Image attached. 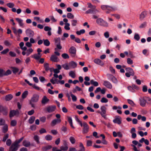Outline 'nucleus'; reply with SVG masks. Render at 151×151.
<instances>
[{
  "label": "nucleus",
  "mask_w": 151,
  "mask_h": 151,
  "mask_svg": "<svg viewBox=\"0 0 151 151\" xmlns=\"http://www.w3.org/2000/svg\"><path fill=\"white\" fill-rule=\"evenodd\" d=\"M71 25L73 26H75L76 25L77 23V21L76 20L73 19L71 21Z\"/></svg>",
  "instance_id": "43"
},
{
  "label": "nucleus",
  "mask_w": 151,
  "mask_h": 151,
  "mask_svg": "<svg viewBox=\"0 0 151 151\" xmlns=\"http://www.w3.org/2000/svg\"><path fill=\"white\" fill-rule=\"evenodd\" d=\"M67 17L68 18L73 19L74 18V16L71 13H68L67 14Z\"/></svg>",
  "instance_id": "42"
},
{
  "label": "nucleus",
  "mask_w": 151,
  "mask_h": 151,
  "mask_svg": "<svg viewBox=\"0 0 151 151\" xmlns=\"http://www.w3.org/2000/svg\"><path fill=\"white\" fill-rule=\"evenodd\" d=\"M11 68L12 69L13 73L14 74H16L19 71V69L16 67H11Z\"/></svg>",
  "instance_id": "30"
},
{
  "label": "nucleus",
  "mask_w": 151,
  "mask_h": 151,
  "mask_svg": "<svg viewBox=\"0 0 151 151\" xmlns=\"http://www.w3.org/2000/svg\"><path fill=\"white\" fill-rule=\"evenodd\" d=\"M103 85L106 88L111 89L112 88V85L111 83L109 81H104Z\"/></svg>",
  "instance_id": "11"
},
{
  "label": "nucleus",
  "mask_w": 151,
  "mask_h": 151,
  "mask_svg": "<svg viewBox=\"0 0 151 151\" xmlns=\"http://www.w3.org/2000/svg\"><path fill=\"white\" fill-rule=\"evenodd\" d=\"M117 9L116 7H112L110 6L107 5V6L106 8V10L110 11H114L117 10Z\"/></svg>",
  "instance_id": "24"
},
{
  "label": "nucleus",
  "mask_w": 151,
  "mask_h": 151,
  "mask_svg": "<svg viewBox=\"0 0 151 151\" xmlns=\"http://www.w3.org/2000/svg\"><path fill=\"white\" fill-rule=\"evenodd\" d=\"M96 22L99 25L104 27H108V23L101 18H99L96 19Z\"/></svg>",
  "instance_id": "2"
},
{
  "label": "nucleus",
  "mask_w": 151,
  "mask_h": 151,
  "mask_svg": "<svg viewBox=\"0 0 151 151\" xmlns=\"http://www.w3.org/2000/svg\"><path fill=\"white\" fill-rule=\"evenodd\" d=\"M24 137L21 138L15 141L10 147L9 151H16L19 147L18 144L23 139Z\"/></svg>",
  "instance_id": "1"
},
{
  "label": "nucleus",
  "mask_w": 151,
  "mask_h": 151,
  "mask_svg": "<svg viewBox=\"0 0 151 151\" xmlns=\"http://www.w3.org/2000/svg\"><path fill=\"white\" fill-rule=\"evenodd\" d=\"M33 51V50L31 48H30L27 50V52L26 53V55L27 56H29L32 52Z\"/></svg>",
  "instance_id": "41"
},
{
  "label": "nucleus",
  "mask_w": 151,
  "mask_h": 151,
  "mask_svg": "<svg viewBox=\"0 0 151 151\" xmlns=\"http://www.w3.org/2000/svg\"><path fill=\"white\" fill-rule=\"evenodd\" d=\"M65 26L64 27V28L67 30H69L70 29V27L69 26H70V24L69 23H65Z\"/></svg>",
  "instance_id": "49"
},
{
  "label": "nucleus",
  "mask_w": 151,
  "mask_h": 151,
  "mask_svg": "<svg viewBox=\"0 0 151 151\" xmlns=\"http://www.w3.org/2000/svg\"><path fill=\"white\" fill-rule=\"evenodd\" d=\"M16 20L18 22L19 25L21 27H22L23 25V20L19 18H16Z\"/></svg>",
  "instance_id": "27"
},
{
  "label": "nucleus",
  "mask_w": 151,
  "mask_h": 151,
  "mask_svg": "<svg viewBox=\"0 0 151 151\" xmlns=\"http://www.w3.org/2000/svg\"><path fill=\"white\" fill-rule=\"evenodd\" d=\"M89 127L87 123L85 122H83V132L84 133H87L88 131Z\"/></svg>",
  "instance_id": "8"
},
{
  "label": "nucleus",
  "mask_w": 151,
  "mask_h": 151,
  "mask_svg": "<svg viewBox=\"0 0 151 151\" xmlns=\"http://www.w3.org/2000/svg\"><path fill=\"white\" fill-rule=\"evenodd\" d=\"M85 31L84 29H82L80 30L79 31H77L76 32V33L78 35H80L81 34H83L85 33Z\"/></svg>",
  "instance_id": "40"
},
{
  "label": "nucleus",
  "mask_w": 151,
  "mask_h": 151,
  "mask_svg": "<svg viewBox=\"0 0 151 151\" xmlns=\"http://www.w3.org/2000/svg\"><path fill=\"white\" fill-rule=\"evenodd\" d=\"M127 62L128 64L132 65L133 63V62L130 58H128L127 59Z\"/></svg>",
  "instance_id": "55"
},
{
  "label": "nucleus",
  "mask_w": 151,
  "mask_h": 151,
  "mask_svg": "<svg viewBox=\"0 0 151 151\" xmlns=\"http://www.w3.org/2000/svg\"><path fill=\"white\" fill-rule=\"evenodd\" d=\"M6 5L9 8H12L14 6V4L12 3H9L6 4Z\"/></svg>",
  "instance_id": "56"
},
{
  "label": "nucleus",
  "mask_w": 151,
  "mask_h": 151,
  "mask_svg": "<svg viewBox=\"0 0 151 151\" xmlns=\"http://www.w3.org/2000/svg\"><path fill=\"white\" fill-rule=\"evenodd\" d=\"M55 44L57 48L60 50L62 48V47L60 45V37L55 38L54 39Z\"/></svg>",
  "instance_id": "5"
},
{
  "label": "nucleus",
  "mask_w": 151,
  "mask_h": 151,
  "mask_svg": "<svg viewBox=\"0 0 151 151\" xmlns=\"http://www.w3.org/2000/svg\"><path fill=\"white\" fill-rule=\"evenodd\" d=\"M145 97H143L139 99L140 105L143 107L145 106L146 104L147 99H145Z\"/></svg>",
  "instance_id": "12"
},
{
  "label": "nucleus",
  "mask_w": 151,
  "mask_h": 151,
  "mask_svg": "<svg viewBox=\"0 0 151 151\" xmlns=\"http://www.w3.org/2000/svg\"><path fill=\"white\" fill-rule=\"evenodd\" d=\"M5 70L1 68H0V77L4 76Z\"/></svg>",
  "instance_id": "47"
},
{
  "label": "nucleus",
  "mask_w": 151,
  "mask_h": 151,
  "mask_svg": "<svg viewBox=\"0 0 151 151\" xmlns=\"http://www.w3.org/2000/svg\"><path fill=\"white\" fill-rule=\"evenodd\" d=\"M121 118H119L118 117H116L115 119L113 120V122L115 123H117L119 124H121Z\"/></svg>",
  "instance_id": "22"
},
{
  "label": "nucleus",
  "mask_w": 151,
  "mask_h": 151,
  "mask_svg": "<svg viewBox=\"0 0 151 151\" xmlns=\"http://www.w3.org/2000/svg\"><path fill=\"white\" fill-rule=\"evenodd\" d=\"M4 44L6 46H9L11 45V44L7 40H5L4 42Z\"/></svg>",
  "instance_id": "61"
},
{
  "label": "nucleus",
  "mask_w": 151,
  "mask_h": 151,
  "mask_svg": "<svg viewBox=\"0 0 151 151\" xmlns=\"http://www.w3.org/2000/svg\"><path fill=\"white\" fill-rule=\"evenodd\" d=\"M72 144H74L76 142V140L73 137H71L69 138Z\"/></svg>",
  "instance_id": "44"
},
{
  "label": "nucleus",
  "mask_w": 151,
  "mask_h": 151,
  "mask_svg": "<svg viewBox=\"0 0 151 151\" xmlns=\"http://www.w3.org/2000/svg\"><path fill=\"white\" fill-rule=\"evenodd\" d=\"M67 117L68 118V121L70 124L71 127L73 128H74V127L73 125L72 120L71 117L69 116H68Z\"/></svg>",
  "instance_id": "34"
},
{
  "label": "nucleus",
  "mask_w": 151,
  "mask_h": 151,
  "mask_svg": "<svg viewBox=\"0 0 151 151\" xmlns=\"http://www.w3.org/2000/svg\"><path fill=\"white\" fill-rule=\"evenodd\" d=\"M101 112L103 115H106V108L104 106H102L101 108Z\"/></svg>",
  "instance_id": "32"
},
{
  "label": "nucleus",
  "mask_w": 151,
  "mask_h": 151,
  "mask_svg": "<svg viewBox=\"0 0 151 151\" xmlns=\"http://www.w3.org/2000/svg\"><path fill=\"white\" fill-rule=\"evenodd\" d=\"M88 7L90 8L96 9V6L94 5H92L91 3H87Z\"/></svg>",
  "instance_id": "48"
},
{
  "label": "nucleus",
  "mask_w": 151,
  "mask_h": 151,
  "mask_svg": "<svg viewBox=\"0 0 151 151\" xmlns=\"http://www.w3.org/2000/svg\"><path fill=\"white\" fill-rule=\"evenodd\" d=\"M62 57L65 59H68L69 58L68 55L66 53H63L62 55Z\"/></svg>",
  "instance_id": "50"
},
{
  "label": "nucleus",
  "mask_w": 151,
  "mask_h": 151,
  "mask_svg": "<svg viewBox=\"0 0 151 151\" xmlns=\"http://www.w3.org/2000/svg\"><path fill=\"white\" fill-rule=\"evenodd\" d=\"M35 118L34 116H31L29 120V123L30 124H32L33 123Z\"/></svg>",
  "instance_id": "35"
},
{
  "label": "nucleus",
  "mask_w": 151,
  "mask_h": 151,
  "mask_svg": "<svg viewBox=\"0 0 151 151\" xmlns=\"http://www.w3.org/2000/svg\"><path fill=\"white\" fill-rule=\"evenodd\" d=\"M44 67L46 71H47L49 70L50 68L49 64L47 63H45L44 64Z\"/></svg>",
  "instance_id": "33"
},
{
  "label": "nucleus",
  "mask_w": 151,
  "mask_h": 151,
  "mask_svg": "<svg viewBox=\"0 0 151 151\" xmlns=\"http://www.w3.org/2000/svg\"><path fill=\"white\" fill-rule=\"evenodd\" d=\"M9 137V134H6L4 135V137L2 141L4 142H5L6 139Z\"/></svg>",
  "instance_id": "51"
},
{
  "label": "nucleus",
  "mask_w": 151,
  "mask_h": 151,
  "mask_svg": "<svg viewBox=\"0 0 151 151\" xmlns=\"http://www.w3.org/2000/svg\"><path fill=\"white\" fill-rule=\"evenodd\" d=\"M13 97L12 95H6L5 96V99L6 101H9L11 100Z\"/></svg>",
  "instance_id": "37"
},
{
  "label": "nucleus",
  "mask_w": 151,
  "mask_h": 151,
  "mask_svg": "<svg viewBox=\"0 0 151 151\" xmlns=\"http://www.w3.org/2000/svg\"><path fill=\"white\" fill-rule=\"evenodd\" d=\"M34 139L36 141L38 144H39L40 143V141H39V138L37 135H36L34 137Z\"/></svg>",
  "instance_id": "60"
},
{
  "label": "nucleus",
  "mask_w": 151,
  "mask_h": 151,
  "mask_svg": "<svg viewBox=\"0 0 151 151\" xmlns=\"http://www.w3.org/2000/svg\"><path fill=\"white\" fill-rule=\"evenodd\" d=\"M94 62L96 64L102 66L104 64L102 61L99 59H95L93 60Z\"/></svg>",
  "instance_id": "15"
},
{
  "label": "nucleus",
  "mask_w": 151,
  "mask_h": 151,
  "mask_svg": "<svg viewBox=\"0 0 151 151\" xmlns=\"http://www.w3.org/2000/svg\"><path fill=\"white\" fill-rule=\"evenodd\" d=\"M80 147H81V148L78 151H85V147L82 143H80Z\"/></svg>",
  "instance_id": "46"
},
{
  "label": "nucleus",
  "mask_w": 151,
  "mask_h": 151,
  "mask_svg": "<svg viewBox=\"0 0 151 151\" xmlns=\"http://www.w3.org/2000/svg\"><path fill=\"white\" fill-rule=\"evenodd\" d=\"M17 124V121L15 120H12L11 122V125L12 126L14 127Z\"/></svg>",
  "instance_id": "53"
},
{
  "label": "nucleus",
  "mask_w": 151,
  "mask_h": 151,
  "mask_svg": "<svg viewBox=\"0 0 151 151\" xmlns=\"http://www.w3.org/2000/svg\"><path fill=\"white\" fill-rule=\"evenodd\" d=\"M78 91H81V93H83V90L82 89L77 86H76L74 88H73L72 90V92L73 93H77Z\"/></svg>",
  "instance_id": "13"
},
{
  "label": "nucleus",
  "mask_w": 151,
  "mask_h": 151,
  "mask_svg": "<svg viewBox=\"0 0 151 151\" xmlns=\"http://www.w3.org/2000/svg\"><path fill=\"white\" fill-rule=\"evenodd\" d=\"M0 113H2L3 115L6 116L8 114V110L7 108L0 105Z\"/></svg>",
  "instance_id": "3"
},
{
  "label": "nucleus",
  "mask_w": 151,
  "mask_h": 151,
  "mask_svg": "<svg viewBox=\"0 0 151 151\" xmlns=\"http://www.w3.org/2000/svg\"><path fill=\"white\" fill-rule=\"evenodd\" d=\"M69 76L73 78H75L76 77V74L73 71H70L69 73Z\"/></svg>",
  "instance_id": "38"
},
{
  "label": "nucleus",
  "mask_w": 151,
  "mask_h": 151,
  "mask_svg": "<svg viewBox=\"0 0 151 151\" xmlns=\"http://www.w3.org/2000/svg\"><path fill=\"white\" fill-rule=\"evenodd\" d=\"M56 106L55 105L49 106L46 108V111L49 113L55 111Z\"/></svg>",
  "instance_id": "9"
},
{
  "label": "nucleus",
  "mask_w": 151,
  "mask_h": 151,
  "mask_svg": "<svg viewBox=\"0 0 151 151\" xmlns=\"http://www.w3.org/2000/svg\"><path fill=\"white\" fill-rule=\"evenodd\" d=\"M106 76L109 80L111 81L113 83H117V79L112 75L108 74H107Z\"/></svg>",
  "instance_id": "7"
},
{
  "label": "nucleus",
  "mask_w": 151,
  "mask_h": 151,
  "mask_svg": "<svg viewBox=\"0 0 151 151\" xmlns=\"http://www.w3.org/2000/svg\"><path fill=\"white\" fill-rule=\"evenodd\" d=\"M40 54V52H38L37 54H35L32 55V57L37 60H39L42 56Z\"/></svg>",
  "instance_id": "14"
},
{
  "label": "nucleus",
  "mask_w": 151,
  "mask_h": 151,
  "mask_svg": "<svg viewBox=\"0 0 151 151\" xmlns=\"http://www.w3.org/2000/svg\"><path fill=\"white\" fill-rule=\"evenodd\" d=\"M26 33L27 36L32 37L33 36L34 34L33 31L30 29H28L26 30Z\"/></svg>",
  "instance_id": "10"
},
{
  "label": "nucleus",
  "mask_w": 151,
  "mask_h": 151,
  "mask_svg": "<svg viewBox=\"0 0 151 151\" xmlns=\"http://www.w3.org/2000/svg\"><path fill=\"white\" fill-rule=\"evenodd\" d=\"M52 138V137L50 135H47L45 137V139L47 140H51Z\"/></svg>",
  "instance_id": "52"
},
{
  "label": "nucleus",
  "mask_w": 151,
  "mask_h": 151,
  "mask_svg": "<svg viewBox=\"0 0 151 151\" xmlns=\"http://www.w3.org/2000/svg\"><path fill=\"white\" fill-rule=\"evenodd\" d=\"M61 122V120L60 119H54L51 122V125L52 126H54L57 123H60Z\"/></svg>",
  "instance_id": "17"
},
{
  "label": "nucleus",
  "mask_w": 151,
  "mask_h": 151,
  "mask_svg": "<svg viewBox=\"0 0 151 151\" xmlns=\"http://www.w3.org/2000/svg\"><path fill=\"white\" fill-rule=\"evenodd\" d=\"M134 38L135 40L137 41H139L140 39L139 35L138 34L136 33H135L134 36Z\"/></svg>",
  "instance_id": "39"
},
{
  "label": "nucleus",
  "mask_w": 151,
  "mask_h": 151,
  "mask_svg": "<svg viewBox=\"0 0 151 151\" xmlns=\"http://www.w3.org/2000/svg\"><path fill=\"white\" fill-rule=\"evenodd\" d=\"M23 145L25 147H29L30 145V143L29 142H27L26 140H24L23 142Z\"/></svg>",
  "instance_id": "29"
},
{
  "label": "nucleus",
  "mask_w": 151,
  "mask_h": 151,
  "mask_svg": "<svg viewBox=\"0 0 151 151\" xmlns=\"http://www.w3.org/2000/svg\"><path fill=\"white\" fill-rule=\"evenodd\" d=\"M147 13L146 11H143L140 15V19L141 20H142L147 15Z\"/></svg>",
  "instance_id": "21"
},
{
  "label": "nucleus",
  "mask_w": 151,
  "mask_h": 151,
  "mask_svg": "<svg viewBox=\"0 0 151 151\" xmlns=\"http://www.w3.org/2000/svg\"><path fill=\"white\" fill-rule=\"evenodd\" d=\"M43 44L44 45L46 46H48L50 45V42L48 39H43Z\"/></svg>",
  "instance_id": "31"
},
{
  "label": "nucleus",
  "mask_w": 151,
  "mask_h": 151,
  "mask_svg": "<svg viewBox=\"0 0 151 151\" xmlns=\"http://www.w3.org/2000/svg\"><path fill=\"white\" fill-rule=\"evenodd\" d=\"M39 132L40 134H42L46 133V131L45 129L42 128L40 130Z\"/></svg>",
  "instance_id": "64"
},
{
  "label": "nucleus",
  "mask_w": 151,
  "mask_h": 151,
  "mask_svg": "<svg viewBox=\"0 0 151 151\" xmlns=\"http://www.w3.org/2000/svg\"><path fill=\"white\" fill-rule=\"evenodd\" d=\"M5 123V120L2 118H0V126L4 125Z\"/></svg>",
  "instance_id": "58"
},
{
  "label": "nucleus",
  "mask_w": 151,
  "mask_h": 151,
  "mask_svg": "<svg viewBox=\"0 0 151 151\" xmlns=\"http://www.w3.org/2000/svg\"><path fill=\"white\" fill-rule=\"evenodd\" d=\"M9 55L12 57H15L16 55V54L13 52L10 51L9 53Z\"/></svg>",
  "instance_id": "63"
},
{
  "label": "nucleus",
  "mask_w": 151,
  "mask_h": 151,
  "mask_svg": "<svg viewBox=\"0 0 151 151\" xmlns=\"http://www.w3.org/2000/svg\"><path fill=\"white\" fill-rule=\"evenodd\" d=\"M90 83L95 86H97L99 85L97 81H94L93 80H91L90 81Z\"/></svg>",
  "instance_id": "36"
},
{
  "label": "nucleus",
  "mask_w": 151,
  "mask_h": 151,
  "mask_svg": "<svg viewBox=\"0 0 151 151\" xmlns=\"http://www.w3.org/2000/svg\"><path fill=\"white\" fill-rule=\"evenodd\" d=\"M2 132L4 133H6L8 131V126L7 124L4 125L2 128Z\"/></svg>",
  "instance_id": "28"
},
{
  "label": "nucleus",
  "mask_w": 151,
  "mask_h": 151,
  "mask_svg": "<svg viewBox=\"0 0 151 151\" xmlns=\"http://www.w3.org/2000/svg\"><path fill=\"white\" fill-rule=\"evenodd\" d=\"M127 88L129 90L132 92H134L135 91V90L132 86H129Z\"/></svg>",
  "instance_id": "62"
},
{
  "label": "nucleus",
  "mask_w": 151,
  "mask_h": 151,
  "mask_svg": "<svg viewBox=\"0 0 151 151\" xmlns=\"http://www.w3.org/2000/svg\"><path fill=\"white\" fill-rule=\"evenodd\" d=\"M19 112L18 109L12 110L10 111L9 116L10 118L14 116H18L19 115Z\"/></svg>",
  "instance_id": "6"
},
{
  "label": "nucleus",
  "mask_w": 151,
  "mask_h": 151,
  "mask_svg": "<svg viewBox=\"0 0 151 151\" xmlns=\"http://www.w3.org/2000/svg\"><path fill=\"white\" fill-rule=\"evenodd\" d=\"M12 73V72L10 70H8L5 72V73L4 74V76H7Z\"/></svg>",
  "instance_id": "54"
},
{
  "label": "nucleus",
  "mask_w": 151,
  "mask_h": 151,
  "mask_svg": "<svg viewBox=\"0 0 151 151\" xmlns=\"http://www.w3.org/2000/svg\"><path fill=\"white\" fill-rule=\"evenodd\" d=\"M96 9L91 8L87 11L85 13L86 14H95L96 13Z\"/></svg>",
  "instance_id": "16"
},
{
  "label": "nucleus",
  "mask_w": 151,
  "mask_h": 151,
  "mask_svg": "<svg viewBox=\"0 0 151 151\" xmlns=\"http://www.w3.org/2000/svg\"><path fill=\"white\" fill-rule=\"evenodd\" d=\"M60 80H58L57 79L55 78L54 77H52L51 79L50 80V82L53 84L55 83L58 84L59 83V81Z\"/></svg>",
  "instance_id": "19"
},
{
  "label": "nucleus",
  "mask_w": 151,
  "mask_h": 151,
  "mask_svg": "<svg viewBox=\"0 0 151 151\" xmlns=\"http://www.w3.org/2000/svg\"><path fill=\"white\" fill-rule=\"evenodd\" d=\"M38 96L37 95H35L32 98L30 101H32V102H36L38 100Z\"/></svg>",
  "instance_id": "26"
},
{
  "label": "nucleus",
  "mask_w": 151,
  "mask_h": 151,
  "mask_svg": "<svg viewBox=\"0 0 151 151\" xmlns=\"http://www.w3.org/2000/svg\"><path fill=\"white\" fill-rule=\"evenodd\" d=\"M69 52L71 56L74 57L76 55V48L73 46H71L69 49Z\"/></svg>",
  "instance_id": "4"
},
{
  "label": "nucleus",
  "mask_w": 151,
  "mask_h": 151,
  "mask_svg": "<svg viewBox=\"0 0 151 151\" xmlns=\"http://www.w3.org/2000/svg\"><path fill=\"white\" fill-rule=\"evenodd\" d=\"M12 144V141L10 139H8L6 142V145L8 146H10Z\"/></svg>",
  "instance_id": "57"
},
{
  "label": "nucleus",
  "mask_w": 151,
  "mask_h": 151,
  "mask_svg": "<svg viewBox=\"0 0 151 151\" xmlns=\"http://www.w3.org/2000/svg\"><path fill=\"white\" fill-rule=\"evenodd\" d=\"M69 66H70L69 65H68L66 63L62 65L63 67L66 70H68L70 69Z\"/></svg>",
  "instance_id": "45"
},
{
  "label": "nucleus",
  "mask_w": 151,
  "mask_h": 151,
  "mask_svg": "<svg viewBox=\"0 0 151 151\" xmlns=\"http://www.w3.org/2000/svg\"><path fill=\"white\" fill-rule=\"evenodd\" d=\"M57 59L58 57L55 55H52L50 58V60L54 62H57Z\"/></svg>",
  "instance_id": "25"
},
{
  "label": "nucleus",
  "mask_w": 151,
  "mask_h": 151,
  "mask_svg": "<svg viewBox=\"0 0 151 151\" xmlns=\"http://www.w3.org/2000/svg\"><path fill=\"white\" fill-rule=\"evenodd\" d=\"M52 147L51 145H47L45 147H43L42 148V151H47L52 148Z\"/></svg>",
  "instance_id": "23"
},
{
  "label": "nucleus",
  "mask_w": 151,
  "mask_h": 151,
  "mask_svg": "<svg viewBox=\"0 0 151 151\" xmlns=\"http://www.w3.org/2000/svg\"><path fill=\"white\" fill-rule=\"evenodd\" d=\"M9 51V50L8 48H6V49H4L3 51L1 52V53L3 54H5L7 53Z\"/></svg>",
  "instance_id": "59"
},
{
  "label": "nucleus",
  "mask_w": 151,
  "mask_h": 151,
  "mask_svg": "<svg viewBox=\"0 0 151 151\" xmlns=\"http://www.w3.org/2000/svg\"><path fill=\"white\" fill-rule=\"evenodd\" d=\"M69 65L73 68H75L77 67V63L73 61H71L69 63Z\"/></svg>",
  "instance_id": "20"
},
{
  "label": "nucleus",
  "mask_w": 151,
  "mask_h": 151,
  "mask_svg": "<svg viewBox=\"0 0 151 151\" xmlns=\"http://www.w3.org/2000/svg\"><path fill=\"white\" fill-rule=\"evenodd\" d=\"M49 101V99L47 98L46 96H44L42 99L41 102L42 104H45L48 103Z\"/></svg>",
  "instance_id": "18"
}]
</instances>
